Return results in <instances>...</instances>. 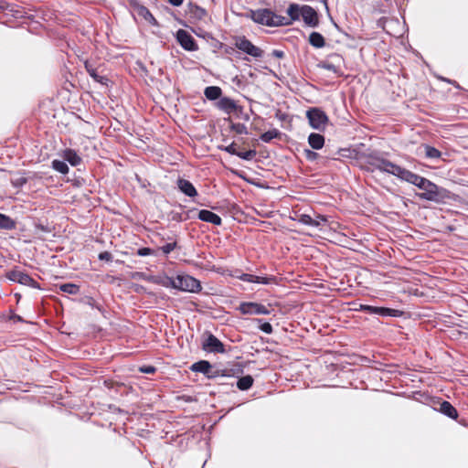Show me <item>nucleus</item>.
I'll list each match as a JSON object with an SVG mask.
<instances>
[{
	"label": "nucleus",
	"instance_id": "obj_1",
	"mask_svg": "<svg viewBox=\"0 0 468 468\" xmlns=\"http://www.w3.org/2000/svg\"><path fill=\"white\" fill-rule=\"evenodd\" d=\"M246 16L250 18L257 24L267 27H280L291 25L290 21L287 20V17L279 16L267 8L250 10Z\"/></svg>",
	"mask_w": 468,
	"mask_h": 468
},
{
	"label": "nucleus",
	"instance_id": "obj_2",
	"mask_svg": "<svg viewBox=\"0 0 468 468\" xmlns=\"http://www.w3.org/2000/svg\"><path fill=\"white\" fill-rule=\"evenodd\" d=\"M166 285L189 292H198L202 289L200 282L187 274L177 275L176 278H168V283Z\"/></svg>",
	"mask_w": 468,
	"mask_h": 468
},
{
	"label": "nucleus",
	"instance_id": "obj_3",
	"mask_svg": "<svg viewBox=\"0 0 468 468\" xmlns=\"http://www.w3.org/2000/svg\"><path fill=\"white\" fill-rule=\"evenodd\" d=\"M306 117L312 128L315 130H324L328 122V117L325 112L319 108H311L306 112Z\"/></svg>",
	"mask_w": 468,
	"mask_h": 468
},
{
	"label": "nucleus",
	"instance_id": "obj_4",
	"mask_svg": "<svg viewBox=\"0 0 468 468\" xmlns=\"http://www.w3.org/2000/svg\"><path fill=\"white\" fill-rule=\"evenodd\" d=\"M368 164L373 167V169L379 170L395 176H397L400 167L399 165L381 156H371Z\"/></svg>",
	"mask_w": 468,
	"mask_h": 468
},
{
	"label": "nucleus",
	"instance_id": "obj_5",
	"mask_svg": "<svg viewBox=\"0 0 468 468\" xmlns=\"http://www.w3.org/2000/svg\"><path fill=\"white\" fill-rule=\"evenodd\" d=\"M242 314L248 315H261L270 314L271 309L269 306L256 303V302H243L237 308Z\"/></svg>",
	"mask_w": 468,
	"mask_h": 468
},
{
	"label": "nucleus",
	"instance_id": "obj_6",
	"mask_svg": "<svg viewBox=\"0 0 468 468\" xmlns=\"http://www.w3.org/2000/svg\"><path fill=\"white\" fill-rule=\"evenodd\" d=\"M235 47L242 52L250 55L253 58H261L263 51L252 44L251 41L247 39L245 37H237L235 38Z\"/></svg>",
	"mask_w": 468,
	"mask_h": 468
},
{
	"label": "nucleus",
	"instance_id": "obj_7",
	"mask_svg": "<svg viewBox=\"0 0 468 468\" xmlns=\"http://www.w3.org/2000/svg\"><path fill=\"white\" fill-rule=\"evenodd\" d=\"M418 187L424 192L420 194L419 197L421 199L435 201L439 198V187L437 185L430 181L429 179L423 177V179L420 182Z\"/></svg>",
	"mask_w": 468,
	"mask_h": 468
},
{
	"label": "nucleus",
	"instance_id": "obj_8",
	"mask_svg": "<svg viewBox=\"0 0 468 468\" xmlns=\"http://www.w3.org/2000/svg\"><path fill=\"white\" fill-rule=\"evenodd\" d=\"M6 276L12 282H18L20 284L27 285V286H29L32 288H39L38 283L32 277H30L27 273H26L22 271H19V270L10 271Z\"/></svg>",
	"mask_w": 468,
	"mask_h": 468
},
{
	"label": "nucleus",
	"instance_id": "obj_9",
	"mask_svg": "<svg viewBox=\"0 0 468 468\" xmlns=\"http://www.w3.org/2000/svg\"><path fill=\"white\" fill-rule=\"evenodd\" d=\"M359 311L366 312L370 314H378L379 316H391L398 317L400 315L401 312L396 309L387 308V307H377L368 304H360Z\"/></svg>",
	"mask_w": 468,
	"mask_h": 468
},
{
	"label": "nucleus",
	"instance_id": "obj_10",
	"mask_svg": "<svg viewBox=\"0 0 468 468\" xmlns=\"http://www.w3.org/2000/svg\"><path fill=\"white\" fill-rule=\"evenodd\" d=\"M343 62V58L338 54L330 55L327 59L319 63V67L329 70L335 74L341 73V63Z\"/></svg>",
	"mask_w": 468,
	"mask_h": 468
},
{
	"label": "nucleus",
	"instance_id": "obj_11",
	"mask_svg": "<svg viewBox=\"0 0 468 468\" xmlns=\"http://www.w3.org/2000/svg\"><path fill=\"white\" fill-rule=\"evenodd\" d=\"M202 348L212 353L223 354L226 352L223 343L212 334H209L203 341Z\"/></svg>",
	"mask_w": 468,
	"mask_h": 468
},
{
	"label": "nucleus",
	"instance_id": "obj_12",
	"mask_svg": "<svg viewBox=\"0 0 468 468\" xmlns=\"http://www.w3.org/2000/svg\"><path fill=\"white\" fill-rule=\"evenodd\" d=\"M176 39L180 46L187 51H196L198 48L194 37L184 29H179L176 32Z\"/></svg>",
	"mask_w": 468,
	"mask_h": 468
},
{
	"label": "nucleus",
	"instance_id": "obj_13",
	"mask_svg": "<svg viewBox=\"0 0 468 468\" xmlns=\"http://www.w3.org/2000/svg\"><path fill=\"white\" fill-rule=\"evenodd\" d=\"M301 17L304 23L312 27H316L319 24L317 12L310 5H303Z\"/></svg>",
	"mask_w": 468,
	"mask_h": 468
},
{
	"label": "nucleus",
	"instance_id": "obj_14",
	"mask_svg": "<svg viewBox=\"0 0 468 468\" xmlns=\"http://www.w3.org/2000/svg\"><path fill=\"white\" fill-rule=\"evenodd\" d=\"M396 176L406 181V182H409L416 186H418L420 182L423 179L422 176H420L417 174H414L401 166L399 167V172Z\"/></svg>",
	"mask_w": 468,
	"mask_h": 468
},
{
	"label": "nucleus",
	"instance_id": "obj_15",
	"mask_svg": "<svg viewBox=\"0 0 468 468\" xmlns=\"http://www.w3.org/2000/svg\"><path fill=\"white\" fill-rule=\"evenodd\" d=\"M197 218L202 221L211 223L215 226H220L222 223V219L218 214L207 209L200 210Z\"/></svg>",
	"mask_w": 468,
	"mask_h": 468
},
{
	"label": "nucleus",
	"instance_id": "obj_16",
	"mask_svg": "<svg viewBox=\"0 0 468 468\" xmlns=\"http://www.w3.org/2000/svg\"><path fill=\"white\" fill-rule=\"evenodd\" d=\"M177 187L183 194L189 197H195L197 196L196 187L190 181L186 179L179 178L177 180Z\"/></svg>",
	"mask_w": 468,
	"mask_h": 468
},
{
	"label": "nucleus",
	"instance_id": "obj_17",
	"mask_svg": "<svg viewBox=\"0 0 468 468\" xmlns=\"http://www.w3.org/2000/svg\"><path fill=\"white\" fill-rule=\"evenodd\" d=\"M217 107L224 112L230 114L237 110V103L229 97H221L217 102Z\"/></svg>",
	"mask_w": 468,
	"mask_h": 468
},
{
	"label": "nucleus",
	"instance_id": "obj_18",
	"mask_svg": "<svg viewBox=\"0 0 468 468\" xmlns=\"http://www.w3.org/2000/svg\"><path fill=\"white\" fill-rule=\"evenodd\" d=\"M308 144L314 150H320L324 145V135L316 133H312L308 136Z\"/></svg>",
	"mask_w": 468,
	"mask_h": 468
},
{
	"label": "nucleus",
	"instance_id": "obj_19",
	"mask_svg": "<svg viewBox=\"0 0 468 468\" xmlns=\"http://www.w3.org/2000/svg\"><path fill=\"white\" fill-rule=\"evenodd\" d=\"M190 369L194 372H200L207 376L208 378H211L210 370H211V365L207 360H200L198 362L194 363Z\"/></svg>",
	"mask_w": 468,
	"mask_h": 468
},
{
	"label": "nucleus",
	"instance_id": "obj_20",
	"mask_svg": "<svg viewBox=\"0 0 468 468\" xmlns=\"http://www.w3.org/2000/svg\"><path fill=\"white\" fill-rule=\"evenodd\" d=\"M440 411L452 420H456L458 418L456 409L449 401L444 400L440 404Z\"/></svg>",
	"mask_w": 468,
	"mask_h": 468
},
{
	"label": "nucleus",
	"instance_id": "obj_21",
	"mask_svg": "<svg viewBox=\"0 0 468 468\" xmlns=\"http://www.w3.org/2000/svg\"><path fill=\"white\" fill-rule=\"evenodd\" d=\"M303 5L300 6L298 4H291L287 8V14L290 18H287L288 21L292 24V21L299 20L302 16Z\"/></svg>",
	"mask_w": 468,
	"mask_h": 468
},
{
	"label": "nucleus",
	"instance_id": "obj_22",
	"mask_svg": "<svg viewBox=\"0 0 468 468\" xmlns=\"http://www.w3.org/2000/svg\"><path fill=\"white\" fill-rule=\"evenodd\" d=\"M62 157L72 166H77L81 163L80 156L72 149H66L63 152Z\"/></svg>",
	"mask_w": 468,
	"mask_h": 468
},
{
	"label": "nucleus",
	"instance_id": "obj_23",
	"mask_svg": "<svg viewBox=\"0 0 468 468\" xmlns=\"http://www.w3.org/2000/svg\"><path fill=\"white\" fill-rule=\"evenodd\" d=\"M294 220H297L298 222L307 225L313 228H319L321 227L320 221L318 219H314L311 216L307 214H299L296 215V217L293 218Z\"/></svg>",
	"mask_w": 468,
	"mask_h": 468
},
{
	"label": "nucleus",
	"instance_id": "obj_24",
	"mask_svg": "<svg viewBox=\"0 0 468 468\" xmlns=\"http://www.w3.org/2000/svg\"><path fill=\"white\" fill-rule=\"evenodd\" d=\"M204 95L209 101L219 100L222 95V90L218 86H208L205 89Z\"/></svg>",
	"mask_w": 468,
	"mask_h": 468
},
{
	"label": "nucleus",
	"instance_id": "obj_25",
	"mask_svg": "<svg viewBox=\"0 0 468 468\" xmlns=\"http://www.w3.org/2000/svg\"><path fill=\"white\" fill-rule=\"evenodd\" d=\"M138 15L140 16L144 17L149 24H151L153 26L158 25L156 19L154 18V16L152 15L150 10L146 6L140 5L138 7Z\"/></svg>",
	"mask_w": 468,
	"mask_h": 468
},
{
	"label": "nucleus",
	"instance_id": "obj_26",
	"mask_svg": "<svg viewBox=\"0 0 468 468\" xmlns=\"http://www.w3.org/2000/svg\"><path fill=\"white\" fill-rule=\"evenodd\" d=\"M309 43L316 48H321L325 45L324 37L318 32H313L310 34Z\"/></svg>",
	"mask_w": 468,
	"mask_h": 468
},
{
	"label": "nucleus",
	"instance_id": "obj_27",
	"mask_svg": "<svg viewBox=\"0 0 468 468\" xmlns=\"http://www.w3.org/2000/svg\"><path fill=\"white\" fill-rule=\"evenodd\" d=\"M16 228V221L5 214L0 213V229L11 230Z\"/></svg>",
	"mask_w": 468,
	"mask_h": 468
},
{
	"label": "nucleus",
	"instance_id": "obj_28",
	"mask_svg": "<svg viewBox=\"0 0 468 468\" xmlns=\"http://www.w3.org/2000/svg\"><path fill=\"white\" fill-rule=\"evenodd\" d=\"M253 378L250 375L240 378L237 382V387L240 390H248L253 385Z\"/></svg>",
	"mask_w": 468,
	"mask_h": 468
},
{
	"label": "nucleus",
	"instance_id": "obj_29",
	"mask_svg": "<svg viewBox=\"0 0 468 468\" xmlns=\"http://www.w3.org/2000/svg\"><path fill=\"white\" fill-rule=\"evenodd\" d=\"M51 167L56 170L57 172H59L60 174L66 175L69 173V166L68 165L61 160L55 159L51 163Z\"/></svg>",
	"mask_w": 468,
	"mask_h": 468
},
{
	"label": "nucleus",
	"instance_id": "obj_30",
	"mask_svg": "<svg viewBox=\"0 0 468 468\" xmlns=\"http://www.w3.org/2000/svg\"><path fill=\"white\" fill-rule=\"evenodd\" d=\"M281 133L277 129L269 130L261 135V140L264 143H270L272 139L279 137Z\"/></svg>",
	"mask_w": 468,
	"mask_h": 468
},
{
	"label": "nucleus",
	"instance_id": "obj_31",
	"mask_svg": "<svg viewBox=\"0 0 468 468\" xmlns=\"http://www.w3.org/2000/svg\"><path fill=\"white\" fill-rule=\"evenodd\" d=\"M425 155L431 159H438L441 157V153L435 147L431 145H424Z\"/></svg>",
	"mask_w": 468,
	"mask_h": 468
},
{
	"label": "nucleus",
	"instance_id": "obj_32",
	"mask_svg": "<svg viewBox=\"0 0 468 468\" xmlns=\"http://www.w3.org/2000/svg\"><path fill=\"white\" fill-rule=\"evenodd\" d=\"M59 288L60 291L69 294H77L80 291V287L74 283H64Z\"/></svg>",
	"mask_w": 468,
	"mask_h": 468
},
{
	"label": "nucleus",
	"instance_id": "obj_33",
	"mask_svg": "<svg viewBox=\"0 0 468 468\" xmlns=\"http://www.w3.org/2000/svg\"><path fill=\"white\" fill-rule=\"evenodd\" d=\"M89 75L98 83L108 86L109 79L105 76H101L98 73V69L89 73Z\"/></svg>",
	"mask_w": 468,
	"mask_h": 468
},
{
	"label": "nucleus",
	"instance_id": "obj_34",
	"mask_svg": "<svg viewBox=\"0 0 468 468\" xmlns=\"http://www.w3.org/2000/svg\"><path fill=\"white\" fill-rule=\"evenodd\" d=\"M255 321L260 324L259 328L262 332H264L265 334H268V335H271L272 333L273 329H272V326H271V324L270 323L262 322L261 319H256Z\"/></svg>",
	"mask_w": 468,
	"mask_h": 468
},
{
	"label": "nucleus",
	"instance_id": "obj_35",
	"mask_svg": "<svg viewBox=\"0 0 468 468\" xmlns=\"http://www.w3.org/2000/svg\"><path fill=\"white\" fill-rule=\"evenodd\" d=\"M274 279L271 277H262L252 274V282L254 283L270 284Z\"/></svg>",
	"mask_w": 468,
	"mask_h": 468
},
{
	"label": "nucleus",
	"instance_id": "obj_36",
	"mask_svg": "<svg viewBox=\"0 0 468 468\" xmlns=\"http://www.w3.org/2000/svg\"><path fill=\"white\" fill-rule=\"evenodd\" d=\"M256 151L255 150H249V151H246V152H239L237 156H239V158L243 159V160H251L255 155H256Z\"/></svg>",
	"mask_w": 468,
	"mask_h": 468
},
{
	"label": "nucleus",
	"instance_id": "obj_37",
	"mask_svg": "<svg viewBox=\"0 0 468 468\" xmlns=\"http://www.w3.org/2000/svg\"><path fill=\"white\" fill-rule=\"evenodd\" d=\"M192 12L194 16L198 19H203L207 16V11L204 8L197 5L194 7Z\"/></svg>",
	"mask_w": 468,
	"mask_h": 468
},
{
	"label": "nucleus",
	"instance_id": "obj_38",
	"mask_svg": "<svg viewBox=\"0 0 468 468\" xmlns=\"http://www.w3.org/2000/svg\"><path fill=\"white\" fill-rule=\"evenodd\" d=\"M176 247V242H170L161 247V250L164 254L168 255L171 251H173Z\"/></svg>",
	"mask_w": 468,
	"mask_h": 468
},
{
	"label": "nucleus",
	"instance_id": "obj_39",
	"mask_svg": "<svg viewBox=\"0 0 468 468\" xmlns=\"http://www.w3.org/2000/svg\"><path fill=\"white\" fill-rule=\"evenodd\" d=\"M223 151L230 154H233V155H237L239 151L237 150V145L235 143H232L230 144L228 146H225L223 148H221Z\"/></svg>",
	"mask_w": 468,
	"mask_h": 468
},
{
	"label": "nucleus",
	"instance_id": "obj_40",
	"mask_svg": "<svg viewBox=\"0 0 468 468\" xmlns=\"http://www.w3.org/2000/svg\"><path fill=\"white\" fill-rule=\"evenodd\" d=\"M232 130L235 131L237 133H247V128L244 124L242 123H236V124H232L231 126Z\"/></svg>",
	"mask_w": 468,
	"mask_h": 468
},
{
	"label": "nucleus",
	"instance_id": "obj_41",
	"mask_svg": "<svg viewBox=\"0 0 468 468\" xmlns=\"http://www.w3.org/2000/svg\"><path fill=\"white\" fill-rule=\"evenodd\" d=\"M303 154L308 161H314L318 157V154L310 149H305Z\"/></svg>",
	"mask_w": 468,
	"mask_h": 468
},
{
	"label": "nucleus",
	"instance_id": "obj_42",
	"mask_svg": "<svg viewBox=\"0 0 468 468\" xmlns=\"http://www.w3.org/2000/svg\"><path fill=\"white\" fill-rule=\"evenodd\" d=\"M153 253H154V250L152 249L146 248V247L140 248L137 250V255L142 256V257L152 255Z\"/></svg>",
	"mask_w": 468,
	"mask_h": 468
},
{
	"label": "nucleus",
	"instance_id": "obj_43",
	"mask_svg": "<svg viewBox=\"0 0 468 468\" xmlns=\"http://www.w3.org/2000/svg\"><path fill=\"white\" fill-rule=\"evenodd\" d=\"M99 260L105 261H112V255L109 251H102L98 256Z\"/></svg>",
	"mask_w": 468,
	"mask_h": 468
},
{
	"label": "nucleus",
	"instance_id": "obj_44",
	"mask_svg": "<svg viewBox=\"0 0 468 468\" xmlns=\"http://www.w3.org/2000/svg\"><path fill=\"white\" fill-rule=\"evenodd\" d=\"M84 67H85V69L87 70L88 73H90L91 71H93L95 69H98L95 64L90 61V60H85L84 61Z\"/></svg>",
	"mask_w": 468,
	"mask_h": 468
},
{
	"label": "nucleus",
	"instance_id": "obj_45",
	"mask_svg": "<svg viewBox=\"0 0 468 468\" xmlns=\"http://www.w3.org/2000/svg\"><path fill=\"white\" fill-rule=\"evenodd\" d=\"M27 183V179L23 176H20L15 180H13V185L16 186V187H21L23 186L25 184Z\"/></svg>",
	"mask_w": 468,
	"mask_h": 468
},
{
	"label": "nucleus",
	"instance_id": "obj_46",
	"mask_svg": "<svg viewBox=\"0 0 468 468\" xmlns=\"http://www.w3.org/2000/svg\"><path fill=\"white\" fill-rule=\"evenodd\" d=\"M240 281L251 282H252V274L250 273H241L240 275L237 276Z\"/></svg>",
	"mask_w": 468,
	"mask_h": 468
},
{
	"label": "nucleus",
	"instance_id": "obj_47",
	"mask_svg": "<svg viewBox=\"0 0 468 468\" xmlns=\"http://www.w3.org/2000/svg\"><path fill=\"white\" fill-rule=\"evenodd\" d=\"M284 55H285L284 52L280 49H274L271 52V56L274 58H282L284 57Z\"/></svg>",
	"mask_w": 468,
	"mask_h": 468
},
{
	"label": "nucleus",
	"instance_id": "obj_48",
	"mask_svg": "<svg viewBox=\"0 0 468 468\" xmlns=\"http://www.w3.org/2000/svg\"><path fill=\"white\" fill-rule=\"evenodd\" d=\"M314 219H318V221L321 223V226L327 222V218L324 215H317Z\"/></svg>",
	"mask_w": 468,
	"mask_h": 468
},
{
	"label": "nucleus",
	"instance_id": "obj_49",
	"mask_svg": "<svg viewBox=\"0 0 468 468\" xmlns=\"http://www.w3.org/2000/svg\"><path fill=\"white\" fill-rule=\"evenodd\" d=\"M141 371L144 373H154L155 368L154 367L148 366L141 368Z\"/></svg>",
	"mask_w": 468,
	"mask_h": 468
},
{
	"label": "nucleus",
	"instance_id": "obj_50",
	"mask_svg": "<svg viewBox=\"0 0 468 468\" xmlns=\"http://www.w3.org/2000/svg\"><path fill=\"white\" fill-rule=\"evenodd\" d=\"M174 6H180L184 0H167Z\"/></svg>",
	"mask_w": 468,
	"mask_h": 468
}]
</instances>
